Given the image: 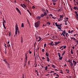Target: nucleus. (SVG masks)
<instances>
[{"label": "nucleus", "instance_id": "1", "mask_svg": "<svg viewBox=\"0 0 78 78\" xmlns=\"http://www.w3.org/2000/svg\"><path fill=\"white\" fill-rule=\"evenodd\" d=\"M66 52V51H65L63 53H62V56L61 57V54H60V53L59 52H58V57H59V60H61L63 58V57H62L63 56H64V54H65V53Z\"/></svg>", "mask_w": 78, "mask_h": 78}, {"label": "nucleus", "instance_id": "2", "mask_svg": "<svg viewBox=\"0 0 78 78\" xmlns=\"http://www.w3.org/2000/svg\"><path fill=\"white\" fill-rule=\"evenodd\" d=\"M40 23H41L39 21H37V22L35 23L34 24L35 27H36V28H37L39 26Z\"/></svg>", "mask_w": 78, "mask_h": 78}, {"label": "nucleus", "instance_id": "3", "mask_svg": "<svg viewBox=\"0 0 78 78\" xmlns=\"http://www.w3.org/2000/svg\"><path fill=\"white\" fill-rule=\"evenodd\" d=\"M47 14L46 12H44V14H42L41 15V17H43L44 16H47Z\"/></svg>", "mask_w": 78, "mask_h": 78}, {"label": "nucleus", "instance_id": "4", "mask_svg": "<svg viewBox=\"0 0 78 78\" xmlns=\"http://www.w3.org/2000/svg\"><path fill=\"white\" fill-rule=\"evenodd\" d=\"M65 61H66V62H69V63H71V64L72 63V62L70 60H69V61L65 60Z\"/></svg>", "mask_w": 78, "mask_h": 78}, {"label": "nucleus", "instance_id": "5", "mask_svg": "<svg viewBox=\"0 0 78 78\" xmlns=\"http://www.w3.org/2000/svg\"><path fill=\"white\" fill-rule=\"evenodd\" d=\"M60 43V42L58 41V42H55V45H57L58 44H59Z\"/></svg>", "mask_w": 78, "mask_h": 78}, {"label": "nucleus", "instance_id": "6", "mask_svg": "<svg viewBox=\"0 0 78 78\" xmlns=\"http://www.w3.org/2000/svg\"><path fill=\"white\" fill-rule=\"evenodd\" d=\"M41 16H38L37 17V19H38V20H40V19H41Z\"/></svg>", "mask_w": 78, "mask_h": 78}, {"label": "nucleus", "instance_id": "7", "mask_svg": "<svg viewBox=\"0 0 78 78\" xmlns=\"http://www.w3.org/2000/svg\"><path fill=\"white\" fill-rule=\"evenodd\" d=\"M46 58L47 59V61H48V62H50V59H49V58H48V57H47Z\"/></svg>", "mask_w": 78, "mask_h": 78}, {"label": "nucleus", "instance_id": "8", "mask_svg": "<svg viewBox=\"0 0 78 78\" xmlns=\"http://www.w3.org/2000/svg\"><path fill=\"white\" fill-rule=\"evenodd\" d=\"M46 56H47V57H48V56H49V54H48L47 52H46Z\"/></svg>", "mask_w": 78, "mask_h": 78}, {"label": "nucleus", "instance_id": "9", "mask_svg": "<svg viewBox=\"0 0 78 78\" xmlns=\"http://www.w3.org/2000/svg\"><path fill=\"white\" fill-rule=\"evenodd\" d=\"M76 15V16H78V14L77 12H78V11L76 12V11H75L74 12Z\"/></svg>", "mask_w": 78, "mask_h": 78}, {"label": "nucleus", "instance_id": "10", "mask_svg": "<svg viewBox=\"0 0 78 78\" xmlns=\"http://www.w3.org/2000/svg\"><path fill=\"white\" fill-rule=\"evenodd\" d=\"M73 62L74 63V66H75L76 64H77V63L75 62V61H74L73 60Z\"/></svg>", "mask_w": 78, "mask_h": 78}, {"label": "nucleus", "instance_id": "11", "mask_svg": "<svg viewBox=\"0 0 78 78\" xmlns=\"http://www.w3.org/2000/svg\"><path fill=\"white\" fill-rule=\"evenodd\" d=\"M60 49L61 50H64V48H63V46H62L60 48Z\"/></svg>", "mask_w": 78, "mask_h": 78}, {"label": "nucleus", "instance_id": "12", "mask_svg": "<svg viewBox=\"0 0 78 78\" xmlns=\"http://www.w3.org/2000/svg\"><path fill=\"white\" fill-rule=\"evenodd\" d=\"M52 67H53V68H54V69H55L56 68L55 66V65H54L53 64L52 65Z\"/></svg>", "mask_w": 78, "mask_h": 78}, {"label": "nucleus", "instance_id": "13", "mask_svg": "<svg viewBox=\"0 0 78 78\" xmlns=\"http://www.w3.org/2000/svg\"><path fill=\"white\" fill-rule=\"evenodd\" d=\"M21 42L22 44V43H23V38L22 37H21Z\"/></svg>", "mask_w": 78, "mask_h": 78}, {"label": "nucleus", "instance_id": "14", "mask_svg": "<svg viewBox=\"0 0 78 78\" xmlns=\"http://www.w3.org/2000/svg\"><path fill=\"white\" fill-rule=\"evenodd\" d=\"M16 31H19V27H17L16 28Z\"/></svg>", "mask_w": 78, "mask_h": 78}, {"label": "nucleus", "instance_id": "15", "mask_svg": "<svg viewBox=\"0 0 78 78\" xmlns=\"http://www.w3.org/2000/svg\"><path fill=\"white\" fill-rule=\"evenodd\" d=\"M58 0H52V2H56Z\"/></svg>", "mask_w": 78, "mask_h": 78}, {"label": "nucleus", "instance_id": "16", "mask_svg": "<svg viewBox=\"0 0 78 78\" xmlns=\"http://www.w3.org/2000/svg\"><path fill=\"white\" fill-rule=\"evenodd\" d=\"M45 70H48V66H46V67H45Z\"/></svg>", "mask_w": 78, "mask_h": 78}, {"label": "nucleus", "instance_id": "17", "mask_svg": "<svg viewBox=\"0 0 78 78\" xmlns=\"http://www.w3.org/2000/svg\"><path fill=\"white\" fill-rule=\"evenodd\" d=\"M53 44V42H50V43H49L48 44V45H51V44Z\"/></svg>", "mask_w": 78, "mask_h": 78}, {"label": "nucleus", "instance_id": "18", "mask_svg": "<svg viewBox=\"0 0 78 78\" xmlns=\"http://www.w3.org/2000/svg\"><path fill=\"white\" fill-rule=\"evenodd\" d=\"M71 39H73V40H76L75 38H74V37H71Z\"/></svg>", "mask_w": 78, "mask_h": 78}, {"label": "nucleus", "instance_id": "19", "mask_svg": "<svg viewBox=\"0 0 78 78\" xmlns=\"http://www.w3.org/2000/svg\"><path fill=\"white\" fill-rule=\"evenodd\" d=\"M66 71H67V73H69V69H66Z\"/></svg>", "mask_w": 78, "mask_h": 78}, {"label": "nucleus", "instance_id": "20", "mask_svg": "<svg viewBox=\"0 0 78 78\" xmlns=\"http://www.w3.org/2000/svg\"><path fill=\"white\" fill-rule=\"evenodd\" d=\"M73 9H74L75 10H77V9H78V8H76L75 6H74L73 7Z\"/></svg>", "mask_w": 78, "mask_h": 78}, {"label": "nucleus", "instance_id": "21", "mask_svg": "<svg viewBox=\"0 0 78 78\" xmlns=\"http://www.w3.org/2000/svg\"><path fill=\"white\" fill-rule=\"evenodd\" d=\"M21 27L22 28H23V27H24V25L23 23H22L21 24Z\"/></svg>", "mask_w": 78, "mask_h": 78}, {"label": "nucleus", "instance_id": "22", "mask_svg": "<svg viewBox=\"0 0 78 78\" xmlns=\"http://www.w3.org/2000/svg\"><path fill=\"white\" fill-rule=\"evenodd\" d=\"M25 56H26V58H25L26 60H27V55H25Z\"/></svg>", "mask_w": 78, "mask_h": 78}, {"label": "nucleus", "instance_id": "23", "mask_svg": "<svg viewBox=\"0 0 78 78\" xmlns=\"http://www.w3.org/2000/svg\"><path fill=\"white\" fill-rule=\"evenodd\" d=\"M66 37H68V36H69V35H68V34H69L68 33H66V34H65Z\"/></svg>", "mask_w": 78, "mask_h": 78}, {"label": "nucleus", "instance_id": "24", "mask_svg": "<svg viewBox=\"0 0 78 78\" xmlns=\"http://www.w3.org/2000/svg\"><path fill=\"white\" fill-rule=\"evenodd\" d=\"M66 31L65 30L62 31V33L63 34H66Z\"/></svg>", "mask_w": 78, "mask_h": 78}, {"label": "nucleus", "instance_id": "25", "mask_svg": "<svg viewBox=\"0 0 78 78\" xmlns=\"http://www.w3.org/2000/svg\"><path fill=\"white\" fill-rule=\"evenodd\" d=\"M71 54H73V50L72 49H71Z\"/></svg>", "mask_w": 78, "mask_h": 78}, {"label": "nucleus", "instance_id": "26", "mask_svg": "<svg viewBox=\"0 0 78 78\" xmlns=\"http://www.w3.org/2000/svg\"><path fill=\"white\" fill-rule=\"evenodd\" d=\"M47 25H48V24H49V25H50V24H51V23H50V22H48L47 23Z\"/></svg>", "mask_w": 78, "mask_h": 78}, {"label": "nucleus", "instance_id": "27", "mask_svg": "<svg viewBox=\"0 0 78 78\" xmlns=\"http://www.w3.org/2000/svg\"><path fill=\"white\" fill-rule=\"evenodd\" d=\"M42 11H43L44 12H44H45V10L44 9H42Z\"/></svg>", "mask_w": 78, "mask_h": 78}, {"label": "nucleus", "instance_id": "28", "mask_svg": "<svg viewBox=\"0 0 78 78\" xmlns=\"http://www.w3.org/2000/svg\"><path fill=\"white\" fill-rule=\"evenodd\" d=\"M47 46V44H45L44 45V47H46Z\"/></svg>", "mask_w": 78, "mask_h": 78}, {"label": "nucleus", "instance_id": "29", "mask_svg": "<svg viewBox=\"0 0 78 78\" xmlns=\"http://www.w3.org/2000/svg\"><path fill=\"white\" fill-rule=\"evenodd\" d=\"M5 54H6V48H5Z\"/></svg>", "mask_w": 78, "mask_h": 78}, {"label": "nucleus", "instance_id": "30", "mask_svg": "<svg viewBox=\"0 0 78 78\" xmlns=\"http://www.w3.org/2000/svg\"><path fill=\"white\" fill-rule=\"evenodd\" d=\"M42 51L43 53H44V51H45V50H44V49H42Z\"/></svg>", "mask_w": 78, "mask_h": 78}, {"label": "nucleus", "instance_id": "31", "mask_svg": "<svg viewBox=\"0 0 78 78\" xmlns=\"http://www.w3.org/2000/svg\"><path fill=\"white\" fill-rule=\"evenodd\" d=\"M60 18H62V19H63V17H62V15H60Z\"/></svg>", "mask_w": 78, "mask_h": 78}, {"label": "nucleus", "instance_id": "32", "mask_svg": "<svg viewBox=\"0 0 78 78\" xmlns=\"http://www.w3.org/2000/svg\"><path fill=\"white\" fill-rule=\"evenodd\" d=\"M23 6H24V7H25V8H27V6L25 5L24 4H23Z\"/></svg>", "mask_w": 78, "mask_h": 78}, {"label": "nucleus", "instance_id": "33", "mask_svg": "<svg viewBox=\"0 0 78 78\" xmlns=\"http://www.w3.org/2000/svg\"><path fill=\"white\" fill-rule=\"evenodd\" d=\"M17 31L16 30L15 31V34L16 35V34H17Z\"/></svg>", "mask_w": 78, "mask_h": 78}, {"label": "nucleus", "instance_id": "34", "mask_svg": "<svg viewBox=\"0 0 78 78\" xmlns=\"http://www.w3.org/2000/svg\"><path fill=\"white\" fill-rule=\"evenodd\" d=\"M18 12H19V13H20V14L21 15V12H20V11L19 10V11H18Z\"/></svg>", "mask_w": 78, "mask_h": 78}, {"label": "nucleus", "instance_id": "35", "mask_svg": "<svg viewBox=\"0 0 78 78\" xmlns=\"http://www.w3.org/2000/svg\"><path fill=\"white\" fill-rule=\"evenodd\" d=\"M16 28H17V27H18V25H17V24L16 23Z\"/></svg>", "mask_w": 78, "mask_h": 78}, {"label": "nucleus", "instance_id": "36", "mask_svg": "<svg viewBox=\"0 0 78 78\" xmlns=\"http://www.w3.org/2000/svg\"><path fill=\"white\" fill-rule=\"evenodd\" d=\"M3 20L5 23H6V21L5 20H4V18L3 19Z\"/></svg>", "mask_w": 78, "mask_h": 78}, {"label": "nucleus", "instance_id": "37", "mask_svg": "<svg viewBox=\"0 0 78 78\" xmlns=\"http://www.w3.org/2000/svg\"><path fill=\"white\" fill-rule=\"evenodd\" d=\"M73 31H74L73 30H72L71 31L70 33H71V34H72V33H73Z\"/></svg>", "mask_w": 78, "mask_h": 78}, {"label": "nucleus", "instance_id": "38", "mask_svg": "<svg viewBox=\"0 0 78 78\" xmlns=\"http://www.w3.org/2000/svg\"><path fill=\"white\" fill-rule=\"evenodd\" d=\"M50 45H52V46H54V45H55V44H51Z\"/></svg>", "mask_w": 78, "mask_h": 78}, {"label": "nucleus", "instance_id": "39", "mask_svg": "<svg viewBox=\"0 0 78 78\" xmlns=\"http://www.w3.org/2000/svg\"><path fill=\"white\" fill-rule=\"evenodd\" d=\"M8 67L9 69H10V67H9V64H8Z\"/></svg>", "mask_w": 78, "mask_h": 78}, {"label": "nucleus", "instance_id": "40", "mask_svg": "<svg viewBox=\"0 0 78 78\" xmlns=\"http://www.w3.org/2000/svg\"><path fill=\"white\" fill-rule=\"evenodd\" d=\"M47 26V24H43V27H45V26Z\"/></svg>", "mask_w": 78, "mask_h": 78}, {"label": "nucleus", "instance_id": "41", "mask_svg": "<svg viewBox=\"0 0 78 78\" xmlns=\"http://www.w3.org/2000/svg\"><path fill=\"white\" fill-rule=\"evenodd\" d=\"M4 27V28L5 29H6V27H5V25H3Z\"/></svg>", "mask_w": 78, "mask_h": 78}, {"label": "nucleus", "instance_id": "42", "mask_svg": "<svg viewBox=\"0 0 78 78\" xmlns=\"http://www.w3.org/2000/svg\"><path fill=\"white\" fill-rule=\"evenodd\" d=\"M23 5H22V4H21V6L22 7H23V8H24V6H23Z\"/></svg>", "mask_w": 78, "mask_h": 78}, {"label": "nucleus", "instance_id": "43", "mask_svg": "<svg viewBox=\"0 0 78 78\" xmlns=\"http://www.w3.org/2000/svg\"><path fill=\"white\" fill-rule=\"evenodd\" d=\"M32 8H33V9H34V8H35V7L34 6H32Z\"/></svg>", "mask_w": 78, "mask_h": 78}, {"label": "nucleus", "instance_id": "44", "mask_svg": "<svg viewBox=\"0 0 78 78\" xmlns=\"http://www.w3.org/2000/svg\"><path fill=\"white\" fill-rule=\"evenodd\" d=\"M29 51L30 54H31L32 52H31V51H30V50H29Z\"/></svg>", "mask_w": 78, "mask_h": 78}, {"label": "nucleus", "instance_id": "45", "mask_svg": "<svg viewBox=\"0 0 78 78\" xmlns=\"http://www.w3.org/2000/svg\"><path fill=\"white\" fill-rule=\"evenodd\" d=\"M55 71H51V73H55Z\"/></svg>", "mask_w": 78, "mask_h": 78}, {"label": "nucleus", "instance_id": "46", "mask_svg": "<svg viewBox=\"0 0 78 78\" xmlns=\"http://www.w3.org/2000/svg\"><path fill=\"white\" fill-rule=\"evenodd\" d=\"M40 66H41V67H42L41 69H43V67H43V66H42V65H40Z\"/></svg>", "mask_w": 78, "mask_h": 78}, {"label": "nucleus", "instance_id": "47", "mask_svg": "<svg viewBox=\"0 0 78 78\" xmlns=\"http://www.w3.org/2000/svg\"><path fill=\"white\" fill-rule=\"evenodd\" d=\"M62 25V24H60V25H59V27H61V26Z\"/></svg>", "mask_w": 78, "mask_h": 78}, {"label": "nucleus", "instance_id": "48", "mask_svg": "<svg viewBox=\"0 0 78 78\" xmlns=\"http://www.w3.org/2000/svg\"><path fill=\"white\" fill-rule=\"evenodd\" d=\"M66 48V46H65L63 48H64V49H65Z\"/></svg>", "mask_w": 78, "mask_h": 78}, {"label": "nucleus", "instance_id": "49", "mask_svg": "<svg viewBox=\"0 0 78 78\" xmlns=\"http://www.w3.org/2000/svg\"><path fill=\"white\" fill-rule=\"evenodd\" d=\"M27 11L28 12H29V13H30V10H27Z\"/></svg>", "mask_w": 78, "mask_h": 78}, {"label": "nucleus", "instance_id": "50", "mask_svg": "<svg viewBox=\"0 0 78 78\" xmlns=\"http://www.w3.org/2000/svg\"><path fill=\"white\" fill-rule=\"evenodd\" d=\"M53 5H56V3H55V2H53Z\"/></svg>", "mask_w": 78, "mask_h": 78}, {"label": "nucleus", "instance_id": "51", "mask_svg": "<svg viewBox=\"0 0 78 78\" xmlns=\"http://www.w3.org/2000/svg\"><path fill=\"white\" fill-rule=\"evenodd\" d=\"M50 16H51V17H53V15H52L51 14H50Z\"/></svg>", "mask_w": 78, "mask_h": 78}, {"label": "nucleus", "instance_id": "52", "mask_svg": "<svg viewBox=\"0 0 78 78\" xmlns=\"http://www.w3.org/2000/svg\"><path fill=\"white\" fill-rule=\"evenodd\" d=\"M3 61H4V62H5L6 63H7V62H6L5 60H4Z\"/></svg>", "mask_w": 78, "mask_h": 78}, {"label": "nucleus", "instance_id": "53", "mask_svg": "<svg viewBox=\"0 0 78 78\" xmlns=\"http://www.w3.org/2000/svg\"><path fill=\"white\" fill-rule=\"evenodd\" d=\"M75 2H76V4L77 5H78V2H76V1Z\"/></svg>", "mask_w": 78, "mask_h": 78}, {"label": "nucleus", "instance_id": "54", "mask_svg": "<svg viewBox=\"0 0 78 78\" xmlns=\"http://www.w3.org/2000/svg\"><path fill=\"white\" fill-rule=\"evenodd\" d=\"M7 46L9 47H10V44H8V45H7Z\"/></svg>", "mask_w": 78, "mask_h": 78}, {"label": "nucleus", "instance_id": "55", "mask_svg": "<svg viewBox=\"0 0 78 78\" xmlns=\"http://www.w3.org/2000/svg\"><path fill=\"white\" fill-rule=\"evenodd\" d=\"M35 72H37V73H38V71H37V70H35Z\"/></svg>", "mask_w": 78, "mask_h": 78}, {"label": "nucleus", "instance_id": "56", "mask_svg": "<svg viewBox=\"0 0 78 78\" xmlns=\"http://www.w3.org/2000/svg\"><path fill=\"white\" fill-rule=\"evenodd\" d=\"M68 33H71L70 30H69L68 32Z\"/></svg>", "mask_w": 78, "mask_h": 78}, {"label": "nucleus", "instance_id": "57", "mask_svg": "<svg viewBox=\"0 0 78 78\" xmlns=\"http://www.w3.org/2000/svg\"><path fill=\"white\" fill-rule=\"evenodd\" d=\"M59 26V25L58 24H57V25L56 26V27H58Z\"/></svg>", "mask_w": 78, "mask_h": 78}, {"label": "nucleus", "instance_id": "58", "mask_svg": "<svg viewBox=\"0 0 78 78\" xmlns=\"http://www.w3.org/2000/svg\"><path fill=\"white\" fill-rule=\"evenodd\" d=\"M17 31L18 33V34H19V33H20L19 30H18Z\"/></svg>", "mask_w": 78, "mask_h": 78}, {"label": "nucleus", "instance_id": "59", "mask_svg": "<svg viewBox=\"0 0 78 78\" xmlns=\"http://www.w3.org/2000/svg\"><path fill=\"white\" fill-rule=\"evenodd\" d=\"M3 25H5V23L4 22H3Z\"/></svg>", "mask_w": 78, "mask_h": 78}, {"label": "nucleus", "instance_id": "60", "mask_svg": "<svg viewBox=\"0 0 78 78\" xmlns=\"http://www.w3.org/2000/svg\"><path fill=\"white\" fill-rule=\"evenodd\" d=\"M38 38H39V39H40L41 40V37H38Z\"/></svg>", "mask_w": 78, "mask_h": 78}, {"label": "nucleus", "instance_id": "61", "mask_svg": "<svg viewBox=\"0 0 78 78\" xmlns=\"http://www.w3.org/2000/svg\"><path fill=\"white\" fill-rule=\"evenodd\" d=\"M29 14H30V16H31V14H32V13H31V12H30L29 13Z\"/></svg>", "mask_w": 78, "mask_h": 78}, {"label": "nucleus", "instance_id": "62", "mask_svg": "<svg viewBox=\"0 0 78 78\" xmlns=\"http://www.w3.org/2000/svg\"><path fill=\"white\" fill-rule=\"evenodd\" d=\"M16 9H17V10L18 11V10H19V9L18 8H17V7H16Z\"/></svg>", "mask_w": 78, "mask_h": 78}, {"label": "nucleus", "instance_id": "63", "mask_svg": "<svg viewBox=\"0 0 78 78\" xmlns=\"http://www.w3.org/2000/svg\"><path fill=\"white\" fill-rule=\"evenodd\" d=\"M55 24L56 26L58 24H57V23H55Z\"/></svg>", "mask_w": 78, "mask_h": 78}, {"label": "nucleus", "instance_id": "64", "mask_svg": "<svg viewBox=\"0 0 78 78\" xmlns=\"http://www.w3.org/2000/svg\"><path fill=\"white\" fill-rule=\"evenodd\" d=\"M76 42H77V44H78V41H76Z\"/></svg>", "mask_w": 78, "mask_h": 78}]
</instances>
